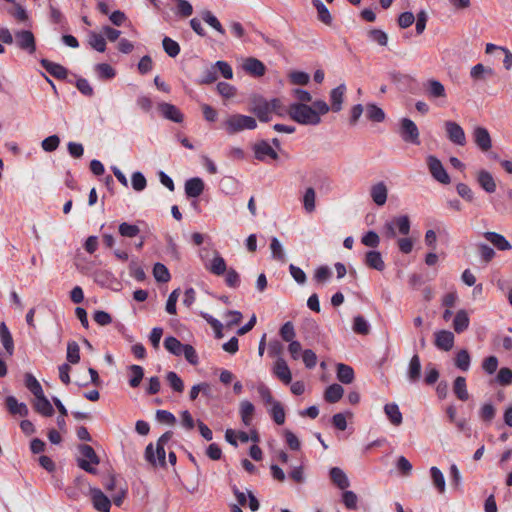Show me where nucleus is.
Instances as JSON below:
<instances>
[{"label":"nucleus","instance_id":"nucleus-11","mask_svg":"<svg viewBox=\"0 0 512 512\" xmlns=\"http://www.w3.org/2000/svg\"><path fill=\"white\" fill-rule=\"evenodd\" d=\"M473 140L476 146L482 151L487 152L492 147V140L488 130L484 127L477 126L474 128Z\"/></svg>","mask_w":512,"mask_h":512},{"label":"nucleus","instance_id":"nucleus-47","mask_svg":"<svg viewBox=\"0 0 512 512\" xmlns=\"http://www.w3.org/2000/svg\"><path fill=\"white\" fill-rule=\"evenodd\" d=\"M89 45L98 52H104L106 49V41L101 34L94 31L89 33Z\"/></svg>","mask_w":512,"mask_h":512},{"label":"nucleus","instance_id":"nucleus-12","mask_svg":"<svg viewBox=\"0 0 512 512\" xmlns=\"http://www.w3.org/2000/svg\"><path fill=\"white\" fill-rule=\"evenodd\" d=\"M434 345L442 351H450L454 346L455 337L451 331L439 330L434 333Z\"/></svg>","mask_w":512,"mask_h":512},{"label":"nucleus","instance_id":"nucleus-13","mask_svg":"<svg viewBox=\"0 0 512 512\" xmlns=\"http://www.w3.org/2000/svg\"><path fill=\"white\" fill-rule=\"evenodd\" d=\"M494 76L495 70L482 63H478L470 69V78L475 83H484Z\"/></svg>","mask_w":512,"mask_h":512},{"label":"nucleus","instance_id":"nucleus-53","mask_svg":"<svg viewBox=\"0 0 512 512\" xmlns=\"http://www.w3.org/2000/svg\"><path fill=\"white\" fill-rule=\"evenodd\" d=\"M153 275L158 282L166 283L170 280V273L162 263H156L153 267Z\"/></svg>","mask_w":512,"mask_h":512},{"label":"nucleus","instance_id":"nucleus-34","mask_svg":"<svg viewBox=\"0 0 512 512\" xmlns=\"http://www.w3.org/2000/svg\"><path fill=\"white\" fill-rule=\"evenodd\" d=\"M337 379L343 384H350L354 381V370L351 366L339 363L337 365Z\"/></svg>","mask_w":512,"mask_h":512},{"label":"nucleus","instance_id":"nucleus-52","mask_svg":"<svg viewBox=\"0 0 512 512\" xmlns=\"http://www.w3.org/2000/svg\"><path fill=\"white\" fill-rule=\"evenodd\" d=\"M366 116L373 122H382L385 118L384 111L374 104H369L366 107Z\"/></svg>","mask_w":512,"mask_h":512},{"label":"nucleus","instance_id":"nucleus-33","mask_svg":"<svg viewBox=\"0 0 512 512\" xmlns=\"http://www.w3.org/2000/svg\"><path fill=\"white\" fill-rule=\"evenodd\" d=\"M0 340L9 356L14 352L12 335L4 322L0 323Z\"/></svg>","mask_w":512,"mask_h":512},{"label":"nucleus","instance_id":"nucleus-32","mask_svg":"<svg viewBox=\"0 0 512 512\" xmlns=\"http://www.w3.org/2000/svg\"><path fill=\"white\" fill-rule=\"evenodd\" d=\"M6 406L11 414L27 416L28 407L24 403H20L14 396H8L6 398Z\"/></svg>","mask_w":512,"mask_h":512},{"label":"nucleus","instance_id":"nucleus-48","mask_svg":"<svg viewBox=\"0 0 512 512\" xmlns=\"http://www.w3.org/2000/svg\"><path fill=\"white\" fill-rule=\"evenodd\" d=\"M202 19L204 22H206L209 26L214 28L217 32L224 35L225 29L221 25L220 21L212 14V12L205 10L201 13Z\"/></svg>","mask_w":512,"mask_h":512},{"label":"nucleus","instance_id":"nucleus-51","mask_svg":"<svg viewBox=\"0 0 512 512\" xmlns=\"http://www.w3.org/2000/svg\"><path fill=\"white\" fill-rule=\"evenodd\" d=\"M270 415L274 422L278 425H282L285 422V411L280 402H275L271 405V409L269 410Z\"/></svg>","mask_w":512,"mask_h":512},{"label":"nucleus","instance_id":"nucleus-14","mask_svg":"<svg viewBox=\"0 0 512 512\" xmlns=\"http://www.w3.org/2000/svg\"><path fill=\"white\" fill-rule=\"evenodd\" d=\"M255 158L260 161H265L267 158L272 160L278 159L277 152L267 141H260L253 147Z\"/></svg>","mask_w":512,"mask_h":512},{"label":"nucleus","instance_id":"nucleus-62","mask_svg":"<svg viewBox=\"0 0 512 512\" xmlns=\"http://www.w3.org/2000/svg\"><path fill=\"white\" fill-rule=\"evenodd\" d=\"M257 392L266 405H273V403L277 402L274 400L271 390L264 383L257 385Z\"/></svg>","mask_w":512,"mask_h":512},{"label":"nucleus","instance_id":"nucleus-18","mask_svg":"<svg viewBox=\"0 0 512 512\" xmlns=\"http://www.w3.org/2000/svg\"><path fill=\"white\" fill-rule=\"evenodd\" d=\"M476 180L479 186L487 193L491 194L496 191L497 184L493 175L484 169H481L476 174Z\"/></svg>","mask_w":512,"mask_h":512},{"label":"nucleus","instance_id":"nucleus-60","mask_svg":"<svg viewBox=\"0 0 512 512\" xmlns=\"http://www.w3.org/2000/svg\"><path fill=\"white\" fill-rule=\"evenodd\" d=\"M280 336L285 342L294 341L296 336V332L294 329V325L292 322L288 321L282 325L280 328Z\"/></svg>","mask_w":512,"mask_h":512},{"label":"nucleus","instance_id":"nucleus-58","mask_svg":"<svg viewBox=\"0 0 512 512\" xmlns=\"http://www.w3.org/2000/svg\"><path fill=\"white\" fill-rule=\"evenodd\" d=\"M368 38L380 46H386L388 43V35L380 29H371L368 31Z\"/></svg>","mask_w":512,"mask_h":512},{"label":"nucleus","instance_id":"nucleus-23","mask_svg":"<svg viewBox=\"0 0 512 512\" xmlns=\"http://www.w3.org/2000/svg\"><path fill=\"white\" fill-rule=\"evenodd\" d=\"M243 69L254 77H261L265 74L266 67L258 59L249 57L243 63Z\"/></svg>","mask_w":512,"mask_h":512},{"label":"nucleus","instance_id":"nucleus-20","mask_svg":"<svg viewBox=\"0 0 512 512\" xmlns=\"http://www.w3.org/2000/svg\"><path fill=\"white\" fill-rule=\"evenodd\" d=\"M274 375L284 384H289L292 380V373L287 362L279 357L273 365Z\"/></svg>","mask_w":512,"mask_h":512},{"label":"nucleus","instance_id":"nucleus-30","mask_svg":"<svg viewBox=\"0 0 512 512\" xmlns=\"http://www.w3.org/2000/svg\"><path fill=\"white\" fill-rule=\"evenodd\" d=\"M34 408L45 417H51L54 414L53 406L44 394L35 397Z\"/></svg>","mask_w":512,"mask_h":512},{"label":"nucleus","instance_id":"nucleus-42","mask_svg":"<svg viewBox=\"0 0 512 512\" xmlns=\"http://www.w3.org/2000/svg\"><path fill=\"white\" fill-rule=\"evenodd\" d=\"M128 370L130 374L129 385L132 388L138 387L144 377L143 367L133 364L128 367Z\"/></svg>","mask_w":512,"mask_h":512},{"label":"nucleus","instance_id":"nucleus-6","mask_svg":"<svg viewBox=\"0 0 512 512\" xmlns=\"http://www.w3.org/2000/svg\"><path fill=\"white\" fill-rule=\"evenodd\" d=\"M428 170L436 181L441 184L447 185L450 183V176L444 168L442 162L434 155H429L426 158Z\"/></svg>","mask_w":512,"mask_h":512},{"label":"nucleus","instance_id":"nucleus-5","mask_svg":"<svg viewBox=\"0 0 512 512\" xmlns=\"http://www.w3.org/2000/svg\"><path fill=\"white\" fill-rule=\"evenodd\" d=\"M396 230L404 236L410 232V219L407 215L394 217L384 224V234L387 238H395Z\"/></svg>","mask_w":512,"mask_h":512},{"label":"nucleus","instance_id":"nucleus-41","mask_svg":"<svg viewBox=\"0 0 512 512\" xmlns=\"http://www.w3.org/2000/svg\"><path fill=\"white\" fill-rule=\"evenodd\" d=\"M470 363H471V357H470L469 352L466 349H461L460 351L457 352L455 359H454V364L458 369L466 372L470 368Z\"/></svg>","mask_w":512,"mask_h":512},{"label":"nucleus","instance_id":"nucleus-44","mask_svg":"<svg viewBox=\"0 0 512 512\" xmlns=\"http://www.w3.org/2000/svg\"><path fill=\"white\" fill-rule=\"evenodd\" d=\"M432 482L440 494L445 492V478L441 470L435 466L430 468Z\"/></svg>","mask_w":512,"mask_h":512},{"label":"nucleus","instance_id":"nucleus-7","mask_svg":"<svg viewBox=\"0 0 512 512\" xmlns=\"http://www.w3.org/2000/svg\"><path fill=\"white\" fill-rule=\"evenodd\" d=\"M249 111L261 122L271 120L269 101L263 97H255L250 103Z\"/></svg>","mask_w":512,"mask_h":512},{"label":"nucleus","instance_id":"nucleus-21","mask_svg":"<svg viewBox=\"0 0 512 512\" xmlns=\"http://www.w3.org/2000/svg\"><path fill=\"white\" fill-rule=\"evenodd\" d=\"M483 236L499 251H509L512 249V245L502 234L488 231L485 232Z\"/></svg>","mask_w":512,"mask_h":512},{"label":"nucleus","instance_id":"nucleus-22","mask_svg":"<svg viewBox=\"0 0 512 512\" xmlns=\"http://www.w3.org/2000/svg\"><path fill=\"white\" fill-rule=\"evenodd\" d=\"M205 268L217 276L223 275L227 270L224 258L217 251L214 252V256L210 262L205 263Z\"/></svg>","mask_w":512,"mask_h":512},{"label":"nucleus","instance_id":"nucleus-40","mask_svg":"<svg viewBox=\"0 0 512 512\" xmlns=\"http://www.w3.org/2000/svg\"><path fill=\"white\" fill-rule=\"evenodd\" d=\"M421 374V362L417 354H415L409 362L408 366V379L410 382H416L419 380Z\"/></svg>","mask_w":512,"mask_h":512},{"label":"nucleus","instance_id":"nucleus-25","mask_svg":"<svg viewBox=\"0 0 512 512\" xmlns=\"http://www.w3.org/2000/svg\"><path fill=\"white\" fill-rule=\"evenodd\" d=\"M205 184L199 177L188 179L185 182V193L188 197L197 198L204 191Z\"/></svg>","mask_w":512,"mask_h":512},{"label":"nucleus","instance_id":"nucleus-56","mask_svg":"<svg viewBox=\"0 0 512 512\" xmlns=\"http://www.w3.org/2000/svg\"><path fill=\"white\" fill-rule=\"evenodd\" d=\"M66 357L71 364H77L80 361V348L75 341L68 342Z\"/></svg>","mask_w":512,"mask_h":512},{"label":"nucleus","instance_id":"nucleus-61","mask_svg":"<svg viewBox=\"0 0 512 512\" xmlns=\"http://www.w3.org/2000/svg\"><path fill=\"white\" fill-rule=\"evenodd\" d=\"M342 502L349 510L357 509L358 496L350 490H345L342 494Z\"/></svg>","mask_w":512,"mask_h":512},{"label":"nucleus","instance_id":"nucleus-10","mask_svg":"<svg viewBox=\"0 0 512 512\" xmlns=\"http://www.w3.org/2000/svg\"><path fill=\"white\" fill-rule=\"evenodd\" d=\"M446 136L455 145L464 146L467 142L463 128L455 121H445Z\"/></svg>","mask_w":512,"mask_h":512},{"label":"nucleus","instance_id":"nucleus-3","mask_svg":"<svg viewBox=\"0 0 512 512\" xmlns=\"http://www.w3.org/2000/svg\"><path fill=\"white\" fill-rule=\"evenodd\" d=\"M172 438V432H165L160 436L156 443V447L152 443L148 444L145 449V459L151 465L156 466L159 464L160 466H165V449L164 446L169 440Z\"/></svg>","mask_w":512,"mask_h":512},{"label":"nucleus","instance_id":"nucleus-49","mask_svg":"<svg viewBox=\"0 0 512 512\" xmlns=\"http://www.w3.org/2000/svg\"><path fill=\"white\" fill-rule=\"evenodd\" d=\"M353 331L360 335H367L370 332V325L363 316L357 315L353 320Z\"/></svg>","mask_w":512,"mask_h":512},{"label":"nucleus","instance_id":"nucleus-59","mask_svg":"<svg viewBox=\"0 0 512 512\" xmlns=\"http://www.w3.org/2000/svg\"><path fill=\"white\" fill-rule=\"evenodd\" d=\"M176 3V14L180 17L187 18L192 15L193 7L187 0H174Z\"/></svg>","mask_w":512,"mask_h":512},{"label":"nucleus","instance_id":"nucleus-31","mask_svg":"<svg viewBox=\"0 0 512 512\" xmlns=\"http://www.w3.org/2000/svg\"><path fill=\"white\" fill-rule=\"evenodd\" d=\"M384 412L389 421L394 426H400L403 422V416L396 403H388L384 406Z\"/></svg>","mask_w":512,"mask_h":512},{"label":"nucleus","instance_id":"nucleus-9","mask_svg":"<svg viewBox=\"0 0 512 512\" xmlns=\"http://www.w3.org/2000/svg\"><path fill=\"white\" fill-rule=\"evenodd\" d=\"M17 47L28 54H34L36 51V41L33 33L29 30H19L14 34Z\"/></svg>","mask_w":512,"mask_h":512},{"label":"nucleus","instance_id":"nucleus-24","mask_svg":"<svg viewBox=\"0 0 512 512\" xmlns=\"http://www.w3.org/2000/svg\"><path fill=\"white\" fill-rule=\"evenodd\" d=\"M370 195L373 202L378 206H383L387 201L388 189L384 182H378L370 189Z\"/></svg>","mask_w":512,"mask_h":512},{"label":"nucleus","instance_id":"nucleus-46","mask_svg":"<svg viewBox=\"0 0 512 512\" xmlns=\"http://www.w3.org/2000/svg\"><path fill=\"white\" fill-rule=\"evenodd\" d=\"M118 232L124 238H134L140 233V228L135 224L122 222L119 224Z\"/></svg>","mask_w":512,"mask_h":512},{"label":"nucleus","instance_id":"nucleus-15","mask_svg":"<svg viewBox=\"0 0 512 512\" xmlns=\"http://www.w3.org/2000/svg\"><path fill=\"white\" fill-rule=\"evenodd\" d=\"M157 108L165 119L175 123H181L183 121V114L175 105L162 102L158 104Z\"/></svg>","mask_w":512,"mask_h":512},{"label":"nucleus","instance_id":"nucleus-63","mask_svg":"<svg viewBox=\"0 0 512 512\" xmlns=\"http://www.w3.org/2000/svg\"><path fill=\"white\" fill-rule=\"evenodd\" d=\"M496 415L495 407L490 403L482 405L479 411L480 418L485 422H491Z\"/></svg>","mask_w":512,"mask_h":512},{"label":"nucleus","instance_id":"nucleus-4","mask_svg":"<svg viewBox=\"0 0 512 512\" xmlns=\"http://www.w3.org/2000/svg\"><path fill=\"white\" fill-rule=\"evenodd\" d=\"M81 457L77 459L78 466L84 471L96 474L97 469L94 467L99 464L100 460L94 449L87 444L78 447Z\"/></svg>","mask_w":512,"mask_h":512},{"label":"nucleus","instance_id":"nucleus-19","mask_svg":"<svg viewBox=\"0 0 512 512\" xmlns=\"http://www.w3.org/2000/svg\"><path fill=\"white\" fill-rule=\"evenodd\" d=\"M346 93V85L340 84L336 88L330 91V110L333 112H340L342 110V105L344 102V97Z\"/></svg>","mask_w":512,"mask_h":512},{"label":"nucleus","instance_id":"nucleus-28","mask_svg":"<svg viewBox=\"0 0 512 512\" xmlns=\"http://www.w3.org/2000/svg\"><path fill=\"white\" fill-rule=\"evenodd\" d=\"M40 63L41 66L55 78L65 79L68 75L67 69L58 63L51 62L47 59H42Z\"/></svg>","mask_w":512,"mask_h":512},{"label":"nucleus","instance_id":"nucleus-29","mask_svg":"<svg viewBox=\"0 0 512 512\" xmlns=\"http://www.w3.org/2000/svg\"><path fill=\"white\" fill-rule=\"evenodd\" d=\"M470 324V318L468 312L464 309H460L457 311L454 319H453V329L456 333L460 334L466 331Z\"/></svg>","mask_w":512,"mask_h":512},{"label":"nucleus","instance_id":"nucleus-16","mask_svg":"<svg viewBox=\"0 0 512 512\" xmlns=\"http://www.w3.org/2000/svg\"><path fill=\"white\" fill-rule=\"evenodd\" d=\"M424 87L426 95L430 99H445L447 97L444 85L436 79H429Z\"/></svg>","mask_w":512,"mask_h":512},{"label":"nucleus","instance_id":"nucleus-26","mask_svg":"<svg viewBox=\"0 0 512 512\" xmlns=\"http://www.w3.org/2000/svg\"><path fill=\"white\" fill-rule=\"evenodd\" d=\"M364 263L367 267L377 271H383L385 269L383 257L381 253L376 250H370L365 254Z\"/></svg>","mask_w":512,"mask_h":512},{"label":"nucleus","instance_id":"nucleus-55","mask_svg":"<svg viewBox=\"0 0 512 512\" xmlns=\"http://www.w3.org/2000/svg\"><path fill=\"white\" fill-rule=\"evenodd\" d=\"M270 249H271L272 257L274 259L281 261V262H285V260H286L285 253H284L283 247H282L280 241L278 240V238H276V237L271 238Z\"/></svg>","mask_w":512,"mask_h":512},{"label":"nucleus","instance_id":"nucleus-2","mask_svg":"<svg viewBox=\"0 0 512 512\" xmlns=\"http://www.w3.org/2000/svg\"><path fill=\"white\" fill-rule=\"evenodd\" d=\"M222 127L229 135H233L244 130H254L257 127V122L251 116L233 114L224 120Z\"/></svg>","mask_w":512,"mask_h":512},{"label":"nucleus","instance_id":"nucleus-8","mask_svg":"<svg viewBox=\"0 0 512 512\" xmlns=\"http://www.w3.org/2000/svg\"><path fill=\"white\" fill-rule=\"evenodd\" d=\"M400 135L405 142L415 145L420 144L419 130L416 124L409 118H403L400 122Z\"/></svg>","mask_w":512,"mask_h":512},{"label":"nucleus","instance_id":"nucleus-50","mask_svg":"<svg viewBox=\"0 0 512 512\" xmlns=\"http://www.w3.org/2000/svg\"><path fill=\"white\" fill-rule=\"evenodd\" d=\"M269 106H270L271 114L275 113L276 115H278L280 117H283L286 115L289 116L290 105L289 106L283 105L282 101L280 99H278V98L271 99L269 101Z\"/></svg>","mask_w":512,"mask_h":512},{"label":"nucleus","instance_id":"nucleus-27","mask_svg":"<svg viewBox=\"0 0 512 512\" xmlns=\"http://www.w3.org/2000/svg\"><path fill=\"white\" fill-rule=\"evenodd\" d=\"M332 483L341 490H345L350 486V481L346 473L339 467H332L329 471Z\"/></svg>","mask_w":512,"mask_h":512},{"label":"nucleus","instance_id":"nucleus-57","mask_svg":"<svg viewBox=\"0 0 512 512\" xmlns=\"http://www.w3.org/2000/svg\"><path fill=\"white\" fill-rule=\"evenodd\" d=\"M162 45L164 51L172 58L176 57L180 53L179 44L169 37H164Z\"/></svg>","mask_w":512,"mask_h":512},{"label":"nucleus","instance_id":"nucleus-1","mask_svg":"<svg viewBox=\"0 0 512 512\" xmlns=\"http://www.w3.org/2000/svg\"><path fill=\"white\" fill-rule=\"evenodd\" d=\"M329 111V105L324 100H316L312 105L291 103L289 117L298 124L316 126L321 123V116Z\"/></svg>","mask_w":512,"mask_h":512},{"label":"nucleus","instance_id":"nucleus-39","mask_svg":"<svg viewBox=\"0 0 512 512\" xmlns=\"http://www.w3.org/2000/svg\"><path fill=\"white\" fill-rule=\"evenodd\" d=\"M302 203H303L304 210L307 213H313L315 211V209H316V192H315L314 188H312V187L306 188L303 198H302Z\"/></svg>","mask_w":512,"mask_h":512},{"label":"nucleus","instance_id":"nucleus-36","mask_svg":"<svg viewBox=\"0 0 512 512\" xmlns=\"http://www.w3.org/2000/svg\"><path fill=\"white\" fill-rule=\"evenodd\" d=\"M239 412L244 425L249 426L255 412L254 405L248 400H243L240 402Z\"/></svg>","mask_w":512,"mask_h":512},{"label":"nucleus","instance_id":"nucleus-17","mask_svg":"<svg viewBox=\"0 0 512 512\" xmlns=\"http://www.w3.org/2000/svg\"><path fill=\"white\" fill-rule=\"evenodd\" d=\"M93 506L99 512H109L111 501L109 498L98 488L90 490Z\"/></svg>","mask_w":512,"mask_h":512},{"label":"nucleus","instance_id":"nucleus-37","mask_svg":"<svg viewBox=\"0 0 512 512\" xmlns=\"http://www.w3.org/2000/svg\"><path fill=\"white\" fill-rule=\"evenodd\" d=\"M313 6L317 10V17L318 20L324 23L325 25H331L332 24V16L328 10V8L323 4L321 0H311Z\"/></svg>","mask_w":512,"mask_h":512},{"label":"nucleus","instance_id":"nucleus-54","mask_svg":"<svg viewBox=\"0 0 512 512\" xmlns=\"http://www.w3.org/2000/svg\"><path fill=\"white\" fill-rule=\"evenodd\" d=\"M166 380L167 382L169 383V385L171 386V388L177 392V393H182L183 390H184V383L182 381V379L178 376V374L174 371H169L167 374H166Z\"/></svg>","mask_w":512,"mask_h":512},{"label":"nucleus","instance_id":"nucleus-35","mask_svg":"<svg viewBox=\"0 0 512 512\" xmlns=\"http://www.w3.org/2000/svg\"><path fill=\"white\" fill-rule=\"evenodd\" d=\"M344 394V389L339 384H332L328 386L324 393V399L328 403H336L338 402Z\"/></svg>","mask_w":512,"mask_h":512},{"label":"nucleus","instance_id":"nucleus-43","mask_svg":"<svg viewBox=\"0 0 512 512\" xmlns=\"http://www.w3.org/2000/svg\"><path fill=\"white\" fill-rule=\"evenodd\" d=\"M185 344H182L177 338L173 336L166 337L164 340V347L167 351L175 356H181Z\"/></svg>","mask_w":512,"mask_h":512},{"label":"nucleus","instance_id":"nucleus-64","mask_svg":"<svg viewBox=\"0 0 512 512\" xmlns=\"http://www.w3.org/2000/svg\"><path fill=\"white\" fill-rule=\"evenodd\" d=\"M500 385L506 386L512 383V370L510 368H501L496 377Z\"/></svg>","mask_w":512,"mask_h":512},{"label":"nucleus","instance_id":"nucleus-45","mask_svg":"<svg viewBox=\"0 0 512 512\" xmlns=\"http://www.w3.org/2000/svg\"><path fill=\"white\" fill-rule=\"evenodd\" d=\"M25 386L35 397L44 394L41 384L31 373L25 374Z\"/></svg>","mask_w":512,"mask_h":512},{"label":"nucleus","instance_id":"nucleus-38","mask_svg":"<svg viewBox=\"0 0 512 512\" xmlns=\"http://www.w3.org/2000/svg\"><path fill=\"white\" fill-rule=\"evenodd\" d=\"M453 392L456 397L461 401H466L469 398V394L466 386V379L462 376L456 377L453 383Z\"/></svg>","mask_w":512,"mask_h":512}]
</instances>
